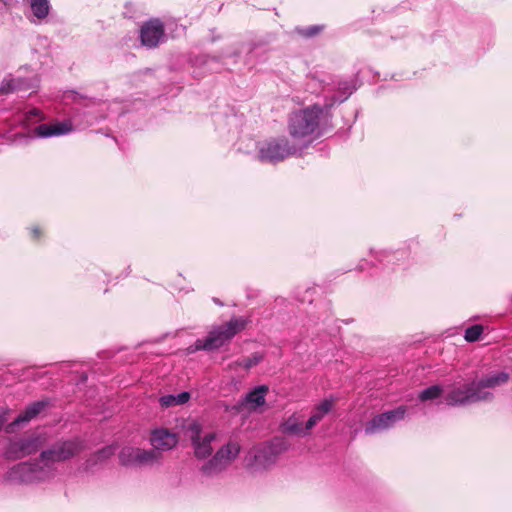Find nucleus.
<instances>
[{"label":"nucleus","mask_w":512,"mask_h":512,"mask_svg":"<svg viewBox=\"0 0 512 512\" xmlns=\"http://www.w3.org/2000/svg\"><path fill=\"white\" fill-rule=\"evenodd\" d=\"M159 402L162 407H166V408L177 405L176 396L172 395V394L164 395V396L160 397Z\"/></svg>","instance_id":"30"},{"label":"nucleus","mask_w":512,"mask_h":512,"mask_svg":"<svg viewBox=\"0 0 512 512\" xmlns=\"http://www.w3.org/2000/svg\"><path fill=\"white\" fill-rule=\"evenodd\" d=\"M200 59H201V62H202L203 64H205V65H206V64H208V63H210V62H212V61H218V58H217V57H215V56H209V55H203V56H201V57H200Z\"/></svg>","instance_id":"34"},{"label":"nucleus","mask_w":512,"mask_h":512,"mask_svg":"<svg viewBox=\"0 0 512 512\" xmlns=\"http://www.w3.org/2000/svg\"><path fill=\"white\" fill-rule=\"evenodd\" d=\"M246 51L245 64L254 65L258 62L264 61L265 55L268 51L266 45L262 42H249L247 44H241L233 52L227 53L224 57H239L242 51Z\"/></svg>","instance_id":"16"},{"label":"nucleus","mask_w":512,"mask_h":512,"mask_svg":"<svg viewBox=\"0 0 512 512\" xmlns=\"http://www.w3.org/2000/svg\"><path fill=\"white\" fill-rule=\"evenodd\" d=\"M258 362H259V358L258 357H254V359H248L247 362L245 363V366L247 368H250L253 365L257 364Z\"/></svg>","instance_id":"35"},{"label":"nucleus","mask_w":512,"mask_h":512,"mask_svg":"<svg viewBox=\"0 0 512 512\" xmlns=\"http://www.w3.org/2000/svg\"><path fill=\"white\" fill-rule=\"evenodd\" d=\"M178 441V435L166 428H156L150 435V443L157 452L173 449Z\"/></svg>","instance_id":"18"},{"label":"nucleus","mask_w":512,"mask_h":512,"mask_svg":"<svg viewBox=\"0 0 512 512\" xmlns=\"http://www.w3.org/2000/svg\"><path fill=\"white\" fill-rule=\"evenodd\" d=\"M316 294V289L314 287H298L295 291V298L300 303H308L312 304L314 301V296Z\"/></svg>","instance_id":"25"},{"label":"nucleus","mask_w":512,"mask_h":512,"mask_svg":"<svg viewBox=\"0 0 512 512\" xmlns=\"http://www.w3.org/2000/svg\"><path fill=\"white\" fill-rule=\"evenodd\" d=\"M356 90L353 80H343L338 83L337 92L327 97L325 100L326 113L331 110L335 104H340L346 101L349 96Z\"/></svg>","instance_id":"19"},{"label":"nucleus","mask_w":512,"mask_h":512,"mask_svg":"<svg viewBox=\"0 0 512 512\" xmlns=\"http://www.w3.org/2000/svg\"><path fill=\"white\" fill-rule=\"evenodd\" d=\"M323 29H324L323 25H312V26L305 27V28L296 27L294 29V32L305 37V38H312V37L318 35Z\"/></svg>","instance_id":"27"},{"label":"nucleus","mask_w":512,"mask_h":512,"mask_svg":"<svg viewBox=\"0 0 512 512\" xmlns=\"http://www.w3.org/2000/svg\"><path fill=\"white\" fill-rule=\"evenodd\" d=\"M241 446L235 440H229L221 446L216 453L205 462L200 471L203 476L213 477L225 471L229 465L239 456Z\"/></svg>","instance_id":"5"},{"label":"nucleus","mask_w":512,"mask_h":512,"mask_svg":"<svg viewBox=\"0 0 512 512\" xmlns=\"http://www.w3.org/2000/svg\"><path fill=\"white\" fill-rule=\"evenodd\" d=\"M489 398L490 395L487 393H478L475 381L472 380L469 383L453 386L445 395V402L450 407H463Z\"/></svg>","instance_id":"7"},{"label":"nucleus","mask_w":512,"mask_h":512,"mask_svg":"<svg viewBox=\"0 0 512 512\" xmlns=\"http://www.w3.org/2000/svg\"><path fill=\"white\" fill-rule=\"evenodd\" d=\"M281 429L283 432L288 431V423L286 421L282 422Z\"/></svg>","instance_id":"37"},{"label":"nucleus","mask_w":512,"mask_h":512,"mask_svg":"<svg viewBox=\"0 0 512 512\" xmlns=\"http://www.w3.org/2000/svg\"><path fill=\"white\" fill-rule=\"evenodd\" d=\"M185 432L191 441V446L197 459H206L211 456L213 451L212 442L215 441L217 437L215 432L203 434V426L196 420L186 425Z\"/></svg>","instance_id":"6"},{"label":"nucleus","mask_w":512,"mask_h":512,"mask_svg":"<svg viewBox=\"0 0 512 512\" xmlns=\"http://www.w3.org/2000/svg\"><path fill=\"white\" fill-rule=\"evenodd\" d=\"M443 387L439 384L431 385L418 394V399L421 402L438 399L443 393Z\"/></svg>","instance_id":"24"},{"label":"nucleus","mask_w":512,"mask_h":512,"mask_svg":"<svg viewBox=\"0 0 512 512\" xmlns=\"http://www.w3.org/2000/svg\"><path fill=\"white\" fill-rule=\"evenodd\" d=\"M86 448L79 437L58 440L40 453L33 462H21L13 466L6 475L7 480L15 483H36L52 478L56 473V464L79 455Z\"/></svg>","instance_id":"1"},{"label":"nucleus","mask_w":512,"mask_h":512,"mask_svg":"<svg viewBox=\"0 0 512 512\" xmlns=\"http://www.w3.org/2000/svg\"><path fill=\"white\" fill-rule=\"evenodd\" d=\"M288 447L284 437H274L255 454V460L262 466H269L274 463L277 456L284 452Z\"/></svg>","instance_id":"14"},{"label":"nucleus","mask_w":512,"mask_h":512,"mask_svg":"<svg viewBox=\"0 0 512 512\" xmlns=\"http://www.w3.org/2000/svg\"><path fill=\"white\" fill-rule=\"evenodd\" d=\"M28 88L29 86L27 85V82L23 79H4L0 85V95L9 94L14 91L26 90Z\"/></svg>","instance_id":"21"},{"label":"nucleus","mask_w":512,"mask_h":512,"mask_svg":"<svg viewBox=\"0 0 512 512\" xmlns=\"http://www.w3.org/2000/svg\"><path fill=\"white\" fill-rule=\"evenodd\" d=\"M116 451V447L114 445H108V446H105L101 449H99L98 451L95 452L97 458L103 462L105 460H107L108 458H110L112 455H114Z\"/></svg>","instance_id":"28"},{"label":"nucleus","mask_w":512,"mask_h":512,"mask_svg":"<svg viewBox=\"0 0 512 512\" xmlns=\"http://www.w3.org/2000/svg\"><path fill=\"white\" fill-rule=\"evenodd\" d=\"M328 317H329L328 314L325 317H322V321H325Z\"/></svg>","instance_id":"39"},{"label":"nucleus","mask_w":512,"mask_h":512,"mask_svg":"<svg viewBox=\"0 0 512 512\" xmlns=\"http://www.w3.org/2000/svg\"><path fill=\"white\" fill-rule=\"evenodd\" d=\"M268 391L269 388L267 385H259L254 387L245 395L241 401V405L255 410L256 408L265 404V397Z\"/></svg>","instance_id":"20"},{"label":"nucleus","mask_w":512,"mask_h":512,"mask_svg":"<svg viewBox=\"0 0 512 512\" xmlns=\"http://www.w3.org/2000/svg\"><path fill=\"white\" fill-rule=\"evenodd\" d=\"M246 326V320L243 318H232L227 323L213 328L205 339H197L193 345L188 348V353H194L199 350L213 351L219 349L229 342L238 332Z\"/></svg>","instance_id":"4"},{"label":"nucleus","mask_w":512,"mask_h":512,"mask_svg":"<svg viewBox=\"0 0 512 512\" xmlns=\"http://www.w3.org/2000/svg\"><path fill=\"white\" fill-rule=\"evenodd\" d=\"M38 437H26L11 440L7 445L4 455L7 459L16 460L35 453L40 447Z\"/></svg>","instance_id":"12"},{"label":"nucleus","mask_w":512,"mask_h":512,"mask_svg":"<svg viewBox=\"0 0 512 512\" xmlns=\"http://www.w3.org/2000/svg\"><path fill=\"white\" fill-rule=\"evenodd\" d=\"M73 102L76 107L70 119L53 124H40L34 129L33 137L49 138L66 135L74 130V126L83 129L105 118L104 113L99 109L102 105L99 100L86 98L74 92Z\"/></svg>","instance_id":"3"},{"label":"nucleus","mask_w":512,"mask_h":512,"mask_svg":"<svg viewBox=\"0 0 512 512\" xmlns=\"http://www.w3.org/2000/svg\"><path fill=\"white\" fill-rule=\"evenodd\" d=\"M175 396H176L177 405L184 404V403L188 402L190 399V394H189V392H186V391L181 392Z\"/></svg>","instance_id":"31"},{"label":"nucleus","mask_w":512,"mask_h":512,"mask_svg":"<svg viewBox=\"0 0 512 512\" xmlns=\"http://www.w3.org/2000/svg\"><path fill=\"white\" fill-rule=\"evenodd\" d=\"M369 266H371V263L363 259L359 262L356 269L361 272L366 270Z\"/></svg>","instance_id":"33"},{"label":"nucleus","mask_w":512,"mask_h":512,"mask_svg":"<svg viewBox=\"0 0 512 512\" xmlns=\"http://www.w3.org/2000/svg\"><path fill=\"white\" fill-rule=\"evenodd\" d=\"M31 233L34 238H38L41 234L40 229L38 227L32 228Z\"/></svg>","instance_id":"36"},{"label":"nucleus","mask_w":512,"mask_h":512,"mask_svg":"<svg viewBox=\"0 0 512 512\" xmlns=\"http://www.w3.org/2000/svg\"><path fill=\"white\" fill-rule=\"evenodd\" d=\"M30 7L33 16L38 20L45 19L50 11L49 0H30Z\"/></svg>","instance_id":"22"},{"label":"nucleus","mask_w":512,"mask_h":512,"mask_svg":"<svg viewBox=\"0 0 512 512\" xmlns=\"http://www.w3.org/2000/svg\"><path fill=\"white\" fill-rule=\"evenodd\" d=\"M483 333V326L475 324L465 330L464 338L467 342L473 343L480 339Z\"/></svg>","instance_id":"26"},{"label":"nucleus","mask_w":512,"mask_h":512,"mask_svg":"<svg viewBox=\"0 0 512 512\" xmlns=\"http://www.w3.org/2000/svg\"><path fill=\"white\" fill-rule=\"evenodd\" d=\"M332 114L326 113V105L314 104L300 109L290 116V156L301 155L303 150L332 127Z\"/></svg>","instance_id":"2"},{"label":"nucleus","mask_w":512,"mask_h":512,"mask_svg":"<svg viewBox=\"0 0 512 512\" xmlns=\"http://www.w3.org/2000/svg\"><path fill=\"white\" fill-rule=\"evenodd\" d=\"M405 414V406H399L393 410L380 413L366 423L364 432L366 435H373L385 431L393 427L396 422L402 420Z\"/></svg>","instance_id":"11"},{"label":"nucleus","mask_w":512,"mask_h":512,"mask_svg":"<svg viewBox=\"0 0 512 512\" xmlns=\"http://www.w3.org/2000/svg\"><path fill=\"white\" fill-rule=\"evenodd\" d=\"M322 304H323V306H324L326 309H329V303L324 302V303H322Z\"/></svg>","instance_id":"38"},{"label":"nucleus","mask_w":512,"mask_h":512,"mask_svg":"<svg viewBox=\"0 0 512 512\" xmlns=\"http://www.w3.org/2000/svg\"><path fill=\"white\" fill-rule=\"evenodd\" d=\"M510 379V374L505 371H491L487 374H484L479 379H474L475 385L479 392L487 393L490 395V398L487 400H480V402H492L494 399V393L489 389H494L496 387H500L505 385Z\"/></svg>","instance_id":"15"},{"label":"nucleus","mask_w":512,"mask_h":512,"mask_svg":"<svg viewBox=\"0 0 512 512\" xmlns=\"http://www.w3.org/2000/svg\"><path fill=\"white\" fill-rule=\"evenodd\" d=\"M257 159L262 163L276 164L288 155L285 138H270L257 143Z\"/></svg>","instance_id":"9"},{"label":"nucleus","mask_w":512,"mask_h":512,"mask_svg":"<svg viewBox=\"0 0 512 512\" xmlns=\"http://www.w3.org/2000/svg\"><path fill=\"white\" fill-rule=\"evenodd\" d=\"M407 252L404 250H397V251H382L379 252L375 257L379 262H386L387 264H395L396 261L402 260L404 257H406Z\"/></svg>","instance_id":"23"},{"label":"nucleus","mask_w":512,"mask_h":512,"mask_svg":"<svg viewBox=\"0 0 512 512\" xmlns=\"http://www.w3.org/2000/svg\"><path fill=\"white\" fill-rule=\"evenodd\" d=\"M141 44L149 49L156 48L165 40V29L159 19L146 21L140 28Z\"/></svg>","instance_id":"13"},{"label":"nucleus","mask_w":512,"mask_h":512,"mask_svg":"<svg viewBox=\"0 0 512 512\" xmlns=\"http://www.w3.org/2000/svg\"><path fill=\"white\" fill-rule=\"evenodd\" d=\"M101 461L97 458L96 454H91L83 463L82 469L85 472H90L93 470L95 466H97Z\"/></svg>","instance_id":"29"},{"label":"nucleus","mask_w":512,"mask_h":512,"mask_svg":"<svg viewBox=\"0 0 512 512\" xmlns=\"http://www.w3.org/2000/svg\"><path fill=\"white\" fill-rule=\"evenodd\" d=\"M161 452L153 449L145 450L136 447H124L119 453V462L125 467H143L158 463L161 459Z\"/></svg>","instance_id":"8"},{"label":"nucleus","mask_w":512,"mask_h":512,"mask_svg":"<svg viewBox=\"0 0 512 512\" xmlns=\"http://www.w3.org/2000/svg\"><path fill=\"white\" fill-rule=\"evenodd\" d=\"M41 116V111L37 108H33L31 109L28 113H27V118L28 119H32V118H39Z\"/></svg>","instance_id":"32"},{"label":"nucleus","mask_w":512,"mask_h":512,"mask_svg":"<svg viewBox=\"0 0 512 512\" xmlns=\"http://www.w3.org/2000/svg\"><path fill=\"white\" fill-rule=\"evenodd\" d=\"M337 397L330 395L324 398L319 404L315 405L311 411V416L306 421L304 428L297 423H290V435H306L309 431L321 422L334 408Z\"/></svg>","instance_id":"10"},{"label":"nucleus","mask_w":512,"mask_h":512,"mask_svg":"<svg viewBox=\"0 0 512 512\" xmlns=\"http://www.w3.org/2000/svg\"><path fill=\"white\" fill-rule=\"evenodd\" d=\"M50 405L49 399H41L29 404L11 423L6 426L7 433H13L16 427L28 423L38 416L45 408Z\"/></svg>","instance_id":"17"}]
</instances>
